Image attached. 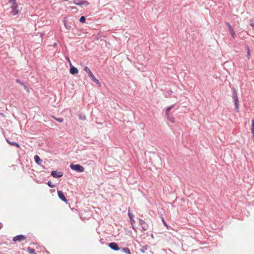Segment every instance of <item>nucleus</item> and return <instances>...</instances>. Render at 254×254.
Listing matches in <instances>:
<instances>
[{
    "mask_svg": "<svg viewBox=\"0 0 254 254\" xmlns=\"http://www.w3.org/2000/svg\"><path fill=\"white\" fill-rule=\"evenodd\" d=\"M123 251L124 253H125L127 254H131L130 250L128 248H123Z\"/></svg>",
    "mask_w": 254,
    "mask_h": 254,
    "instance_id": "19",
    "label": "nucleus"
},
{
    "mask_svg": "<svg viewBox=\"0 0 254 254\" xmlns=\"http://www.w3.org/2000/svg\"><path fill=\"white\" fill-rule=\"evenodd\" d=\"M252 133L253 134H254V119L252 120V126H251V128Z\"/></svg>",
    "mask_w": 254,
    "mask_h": 254,
    "instance_id": "20",
    "label": "nucleus"
},
{
    "mask_svg": "<svg viewBox=\"0 0 254 254\" xmlns=\"http://www.w3.org/2000/svg\"><path fill=\"white\" fill-rule=\"evenodd\" d=\"M109 246L110 248L115 251H119L120 250V248L119 247L118 245L114 242L110 243L109 244Z\"/></svg>",
    "mask_w": 254,
    "mask_h": 254,
    "instance_id": "5",
    "label": "nucleus"
},
{
    "mask_svg": "<svg viewBox=\"0 0 254 254\" xmlns=\"http://www.w3.org/2000/svg\"><path fill=\"white\" fill-rule=\"evenodd\" d=\"M139 223L142 227V229L143 231H146L148 228V226L147 224L143 220L140 219Z\"/></svg>",
    "mask_w": 254,
    "mask_h": 254,
    "instance_id": "2",
    "label": "nucleus"
},
{
    "mask_svg": "<svg viewBox=\"0 0 254 254\" xmlns=\"http://www.w3.org/2000/svg\"><path fill=\"white\" fill-rule=\"evenodd\" d=\"M88 4H89V3L86 0H80V6L81 5L86 6V5H88Z\"/></svg>",
    "mask_w": 254,
    "mask_h": 254,
    "instance_id": "21",
    "label": "nucleus"
},
{
    "mask_svg": "<svg viewBox=\"0 0 254 254\" xmlns=\"http://www.w3.org/2000/svg\"><path fill=\"white\" fill-rule=\"evenodd\" d=\"M226 24L227 25V26H228V28L229 29V30H232L233 29V28L232 27L231 24L228 23V22H226Z\"/></svg>",
    "mask_w": 254,
    "mask_h": 254,
    "instance_id": "25",
    "label": "nucleus"
},
{
    "mask_svg": "<svg viewBox=\"0 0 254 254\" xmlns=\"http://www.w3.org/2000/svg\"><path fill=\"white\" fill-rule=\"evenodd\" d=\"M27 251L30 254H36L35 253V251L33 249H31L29 247L27 248Z\"/></svg>",
    "mask_w": 254,
    "mask_h": 254,
    "instance_id": "16",
    "label": "nucleus"
},
{
    "mask_svg": "<svg viewBox=\"0 0 254 254\" xmlns=\"http://www.w3.org/2000/svg\"><path fill=\"white\" fill-rule=\"evenodd\" d=\"M56 120L58 121L60 123H62L64 121L63 119H62V118L56 119Z\"/></svg>",
    "mask_w": 254,
    "mask_h": 254,
    "instance_id": "29",
    "label": "nucleus"
},
{
    "mask_svg": "<svg viewBox=\"0 0 254 254\" xmlns=\"http://www.w3.org/2000/svg\"><path fill=\"white\" fill-rule=\"evenodd\" d=\"M78 72V70L77 68L73 66L70 64V73L72 74H74L77 73Z\"/></svg>",
    "mask_w": 254,
    "mask_h": 254,
    "instance_id": "11",
    "label": "nucleus"
},
{
    "mask_svg": "<svg viewBox=\"0 0 254 254\" xmlns=\"http://www.w3.org/2000/svg\"><path fill=\"white\" fill-rule=\"evenodd\" d=\"M234 99L235 105V110L237 112H239V107H238L239 101H238V99L237 94H236L235 96L234 97Z\"/></svg>",
    "mask_w": 254,
    "mask_h": 254,
    "instance_id": "10",
    "label": "nucleus"
},
{
    "mask_svg": "<svg viewBox=\"0 0 254 254\" xmlns=\"http://www.w3.org/2000/svg\"><path fill=\"white\" fill-rule=\"evenodd\" d=\"M58 196H59V198L62 200H63V201L65 202H67V199H66L65 197L64 196V194L63 193V192L62 191L58 190Z\"/></svg>",
    "mask_w": 254,
    "mask_h": 254,
    "instance_id": "6",
    "label": "nucleus"
},
{
    "mask_svg": "<svg viewBox=\"0 0 254 254\" xmlns=\"http://www.w3.org/2000/svg\"><path fill=\"white\" fill-rule=\"evenodd\" d=\"M70 167L72 170H75L77 172H79V164H77V165L71 164L70 165Z\"/></svg>",
    "mask_w": 254,
    "mask_h": 254,
    "instance_id": "12",
    "label": "nucleus"
},
{
    "mask_svg": "<svg viewBox=\"0 0 254 254\" xmlns=\"http://www.w3.org/2000/svg\"><path fill=\"white\" fill-rule=\"evenodd\" d=\"M48 185L49 187H51V188H53V186L51 184V182H48Z\"/></svg>",
    "mask_w": 254,
    "mask_h": 254,
    "instance_id": "30",
    "label": "nucleus"
},
{
    "mask_svg": "<svg viewBox=\"0 0 254 254\" xmlns=\"http://www.w3.org/2000/svg\"><path fill=\"white\" fill-rule=\"evenodd\" d=\"M52 176L56 178L61 177L63 176V173L61 172H58L57 171H53L51 173Z\"/></svg>",
    "mask_w": 254,
    "mask_h": 254,
    "instance_id": "3",
    "label": "nucleus"
},
{
    "mask_svg": "<svg viewBox=\"0 0 254 254\" xmlns=\"http://www.w3.org/2000/svg\"><path fill=\"white\" fill-rule=\"evenodd\" d=\"M253 138H254V134H253Z\"/></svg>",
    "mask_w": 254,
    "mask_h": 254,
    "instance_id": "34",
    "label": "nucleus"
},
{
    "mask_svg": "<svg viewBox=\"0 0 254 254\" xmlns=\"http://www.w3.org/2000/svg\"><path fill=\"white\" fill-rule=\"evenodd\" d=\"M26 237L22 235H17L13 238V241H21L25 240Z\"/></svg>",
    "mask_w": 254,
    "mask_h": 254,
    "instance_id": "4",
    "label": "nucleus"
},
{
    "mask_svg": "<svg viewBox=\"0 0 254 254\" xmlns=\"http://www.w3.org/2000/svg\"><path fill=\"white\" fill-rule=\"evenodd\" d=\"M167 119L172 123H174L175 122V120L174 117L170 114L166 115Z\"/></svg>",
    "mask_w": 254,
    "mask_h": 254,
    "instance_id": "14",
    "label": "nucleus"
},
{
    "mask_svg": "<svg viewBox=\"0 0 254 254\" xmlns=\"http://www.w3.org/2000/svg\"><path fill=\"white\" fill-rule=\"evenodd\" d=\"M162 222L164 224V225L166 226H167V223L166 222L164 221V219H162Z\"/></svg>",
    "mask_w": 254,
    "mask_h": 254,
    "instance_id": "32",
    "label": "nucleus"
},
{
    "mask_svg": "<svg viewBox=\"0 0 254 254\" xmlns=\"http://www.w3.org/2000/svg\"><path fill=\"white\" fill-rule=\"evenodd\" d=\"M21 85H22L24 87V88L25 90H26L28 92H29V88L27 87L24 83H21Z\"/></svg>",
    "mask_w": 254,
    "mask_h": 254,
    "instance_id": "23",
    "label": "nucleus"
},
{
    "mask_svg": "<svg viewBox=\"0 0 254 254\" xmlns=\"http://www.w3.org/2000/svg\"><path fill=\"white\" fill-rule=\"evenodd\" d=\"M34 160L35 162L38 165H40L42 163V160L40 158V157L38 155H35L34 156Z\"/></svg>",
    "mask_w": 254,
    "mask_h": 254,
    "instance_id": "13",
    "label": "nucleus"
},
{
    "mask_svg": "<svg viewBox=\"0 0 254 254\" xmlns=\"http://www.w3.org/2000/svg\"><path fill=\"white\" fill-rule=\"evenodd\" d=\"M229 31L230 32V33H231V35L232 37L233 38H235V36H236V34H235L233 29H232V30H229Z\"/></svg>",
    "mask_w": 254,
    "mask_h": 254,
    "instance_id": "22",
    "label": "nucleus"
},
{
    "mask_svg": "<svg viewBox=\"0 0 254 254\" xmlns=\"http://www.w3.org/2000/svg\"><path fill=\"white\" fill-rule=\"evenodd\" d=\"M89 76L91 78V79L94 82H95L98 85L99 87H100L101 86V83H100L99 80L95 77V76L94 75V74L93 73L89 75Z\"/></svg>",
    "mask_w": 254,
    "mask_h": 254,
    "instance_id": "8",
    "label": "nucleus"
},
{
    "mask_svg": "<svg viewBox=\"0 0 254 254\" xmlns=\"http://www.w3.org/2000/svg\"><path fill=\"white\" fill-rule=\"evenodd\" d=\"M173 107H174V106L172 105V106H170V107H169L166 108V111H165L166 115L170 114L169 112L171 110V109H172V108Z\"/></svg>",
    "mask_w": 254,
    "mask_h": 254,
    "instance_id": "18",
    "label": "nucleus"
},
{
    "mask_svg": "<svg viewBox=\"0 0 254 254\" xmlns=\"http://www.w3.org/2000/svg\"><path fill=\"white\" fill-rule=\"evenodd\" d=\"M85 17L83 16L80 17V22L85 23Z\"/></svg>",
    "mask_w": 254,
    "mask_h": 254,
    "instance_id": "24",
    "label": "nucleus"
},
{
    "mask_svg": "<svg viewBox=\"0 0 254 254\" xmlns=\"http://www.w3.org/2000/svg\"><path fill=\"white\" fill-rule=\"evenodd\" d=\"M84 70L88 74V76L92 73L90 69L88 67H85Z\"/></svg>",
    "mask_w": 254,
    "mask_h": 254,
    "instance_id": "17",
    "label": "nucleus"
},
{
    "mask_svg": "<svg viewBox=\"0 0 254 254\" xmlns=\"http://www.w3.org/2000/svg\"><path fill=\"white\" fill-rule=\"evenodd\" d=\"M9 2L11 3V13L13 15L17 14L19 12L17 9V4L15 0H9Z\"/></svg>",
    "mask_w": 254,
    "mask_h": 254,
    "instance_id": "1",
    "label": "nucleus"
},
{
    "mask_svg": "<svg viewBox=\"0 0 254 254\" xmlns=\"http://www.w3.org/2000/svg\"><path fill=\"white\" fill-rule=\"evenodd\" d=\"M128 216H129V218L130 220L133 219V214L132 213H131L129 211L128 213Z\"/></svg>",
    "mask_w": 254,
    "mask_h": 254,
    "instance_id": "27",
    "label": "nucleus"
},
{
    "mask_svg": "<svg viewBox=\"0 0 254 254\" xmlns=\"http://www.w3.org/2000/svg\"><path fill=\"white\" fill-rule=\"evenodd\" d=\"M89 76L91 78V79L94 82H95L98 85L99 87H100L101 86V83H100L99 80L95 77V76L94 75V74L93 73L89 75Z\"/></svg>",
    "mask_w": 254,
    "mask_h": 254,
    "instance_id": "7",
    "label": "nucleus"
},
{
    "mask_svg": "<svg viewBox=\"0 0 254 254\" xmlns=\"http://www.w3.org/2000/svg\"><path fill=\"white\" fill-rule=\"evenodd\" d=\"M84 170V169L83 167L80 166V172H83Z\"/></svg>",
    "mask_w": 254,
    "mask_h": 254,
    "instance_id": "31",
    "label": "nucleus"
},
{
    "mask_svg": "<svg viewBox=\"0 0 254 254\" xmlns=\"http://www.w3.org/2000/svg\"><path fill=\"white\" fill-rule=\"evenodd\" d=\"M16 81V82H17V83H18L20 84L21 85V83H23V82H21L19 79H17Z\"/></svg>",
    "mask_w": 254,
    "mask_h": 254,
    "instance_id": "33",
    "label": "nucleus"
},
{
    "mask_svg": "<svg viewBox=\"0 0 254 254\" xmlns=\"http://www.w3.org/2000/svg\"><path fill=\"white\" fill-rule=\"evenodd\" d=\"M247 49H248L247 57H248V59H249L250 58V50L249 48H248Z\"/></svg>",
    "mask_w": 254,
    "mask_h": 254,
    "instance_id": "28",
    "label": "nucleus"
},
{
    "mask_svg": "<svg viewBox=\"0 0 254 254\" xmlns=\"http://www.w3.org/2000/svg\"><path fill=\"white\" fill-rule=\"evenodd\" d=\"M89 76L91 78V79L94 82H95L98 85L99 87H100L101 86V83H100L99 80L95 77V76L94 75V74L93 73L89 75Z\"/></svg>",
    "mask_w": 254,
    "mask_h": 254,
    "instance_id": "9",
    "label": "nucleus"
},
{
    "mask_svg": "<svg viewBox=\"0 0 254 254\" xmlns=\"http://www.w3.org/2000/svg\"><path fill=\"white\" fill-rule=\"evenodd\" d=\"M6 141L10 145H13V146H16L18 148H19L20 147L18 143H16V142L9 141L7 139H6Z\"/></svg>",
    "mask_w": 254,
    "mask_h": 254,
    "instance_id": "15",
    "label": "nucleus"
},
{
    "mask_svg": "<svg viewBox=\"0 0 254 254\" xmlns=\"http://www.w3.org/2000/svg\"><path fill=\"white\" fill-rule=\"evenodd\" d=\"M130 221H131V225H132V228H133L134 230H135V229L134 228V226H133V224H134V222H135L134 220L133 219H130Z\"/></svg>",
    "mask_w": 254,
    "mask_h": 254,
    "instance_id": "26",
    "label": "nucleus"
}]
</instances>
